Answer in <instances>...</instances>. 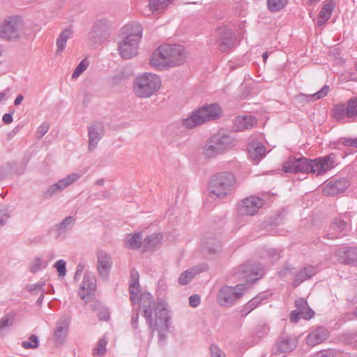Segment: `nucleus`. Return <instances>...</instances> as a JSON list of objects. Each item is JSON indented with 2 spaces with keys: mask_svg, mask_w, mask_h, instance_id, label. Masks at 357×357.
I'll return each mask as SVG.
<instances>
[{
  "mask_svg": "<svg viewBox=\"0 0 357 357\" xmlns=\"http://www.w3.org/2000/svg\"><path fill=\"white\" fill-rule=\"evenodd\" d=\"M123 29L126 36L119 42V51L123 59H128L137 54L142 27L139 24H133L127 25Z\"/></svg>",
  "mask_w": 357,
  "mask_h": 357,
  "instance_id": "nucleus-6",
  "label": "nucleus"
},
{
  "mask_svg": "<svg viewBox=\"0 0 357 357\" xmlns=\"http://www.w3.org/2000/svg\"><path fill=\"white\" fill-rule=\"evenodd\" d=\"M16 323V313L10 312L0 318V336L10 331Z\"/></svg>",
  "mask_w": 357,
  "mask_h": 357,
  "instance_id": "nucleus-25",
  "label": "nucleus"
},
{
  "mask_svg": "<svg viewBox=\"0 0 357 357\" xmlns=\"http://www.w3.org/2000/svg\"><path fill=\"white\" fill-rule=\"evenodd\" d=\"M50 125L47 122H43L38 128L36 131V137L38 139H41L49 130Z\"/></svg>",
  "mask_w": 357,
  "mask_h": 357,
  "instance_id": "nucleus-52",
  "label": "nucleus"
},
{
  "mask_svg": "<svg viewBox=\"0 0 357 357\" xmlns=\"http://www.w3.org/2000/svg\"><path fill=\"white\" fill-rule=\"evenodd\" d=\"M185 61L184 48L178 45L162 44L153 53L150 63L155 68L175 67Z\"/></svg>",
  "mask_w": 357,
  "mask_h": 357,
  "instance_id": "nucleus-4",
  "label": "nucleus"
},
{
  "mask_svg": "<svg viewBox=\"0 0 357 357\" xmlns=\"http://www.w3.org/2000/svg\"><path fill=\"white\" fill-rule=\"evenodd\" d=\"M211 357H222L220 350L216 346L210 347Z\"/></svg>",
  "mask_w": 357,
  "mask_h": 357,
  "instance_id": "nucleus-59",
  "label": "nucleus"
},
{
  "mask_svg": "<svg viewBox=\"0 0 357 357\" xmlns=\"http://www.w3.org/2000/svg\"><path fill=\"white\" fill-rule=\"evenodd\" d=\"M162 238L160 234H153L148 236L142 241V248L144 252H149L153 250L157 245H158Z\"/></svg>",
  "mask_w": 357,
  "mask_h": 357,
  "instance_id": "nucleus-30",
  "label": "nucleus"
},
{
  "mask_svg": "<svg viewBox=\"0 0 357 357\" xmlns=\"http://www.w3.org/2000/svg\"><path fill=\"white\" fill-rule=\"evenodd\" d=\"M233 275L239 281H245L234 287L225 285L218 292L216 300L218 303L225 307L233 306L244 294L246 289L253 282L259 279L262 275L261 266L256 264H245L233 271Z\"/></svg>",
  "mask_w": 357,
  "mask_h": 357,
  "instance_id": "nucleus-1",
  "label": "nucleus"
},
{
  "mask_svg": "<svg viewBox=\"0 0 357 357\" xmlns=\"http://www.w3.org/2000/svg\"><path fill=\"white\" fill-rule=\"evenodd\" d=\"M2 121L6 125L10 124L13 122V114L7 113L3 116Z\"/></svg>",
  "mask_w": 357,
  "mask_h": 357,
  "instance_id": "nucleus-61",
  "label": "nucleus"
},
{
  "mask_svg": "<svg viewBox=\"0 0 357 357\" xmlns=\"http://www.w3.org/2000/svg\"><path fill=\"white\" fill-rule=\"evenodd\" d=\"M111 193L109 190H105L101 193L97 194V199L102 200V199H107L110 197Z\"/></svg>",
  "mask_w": 357,
  "mask_h": 357,
  "instance_id": "nucleus-60",
  "label": "nucleus"
},
{
  "mask_svg": "<svg viewBox=\"0 0 357 357\" xmlns=\"http://www.w3.org/2000/svg\"><path fill=\"white\" fill-rule=\"evenodd\" d=\"M234 123L238 130L242 131L252 128L257 123V120L250 115L238 116L234 119Z\"/></svg>",
  "mask_w": 357,
  "mask_h": 357,
  "instance_id": "nucleus-26",
  "label": "nucleus"
},
{
  "mask_svg": "<svg viewBox=\"0 0 357 357\" xmlns=\"http://www.w3.org/2000/svg\"><path fill=\"white\" fill-rule=\"evenodd\" d=\"M72 37V31L69 29H64L56 39L57 51L59 54L66 47V42Z\"/></svg>",
  "mask_w": 357,
  "mask_h": 357,
  "instance_id": "nucleus-34",
  "label": "nucleus"
},
{
  "mask_svg": "<svg viewBox=\"0 0 357 357\" xmlns=\"http://www.w3.org/2000/svg\"><path fill=\"white\" fill-rule=\"evenodd\" d=\"M80 178V175L77 173H73L68 175L66 177L59 180L55 183V185L58 188L59 190L61 192L71 184L76 182Z\"/></svg>",
  "mask_w": 357,
  "mask_h": 357,
  "instance_id": "nucleus-32",
  "label": "nucleus"
},
{
  "mask_svg": "<svg viewBox=\"0 0 357 357\" xmlns=\"http://www.w3.org/2000/svg\"><path fill=\"white\" fill-rule=\"evenodd\" d=\"M329 337L328 330L324 326H319L310 331L307 337V344L310 346H315L322 343Z\"/></svg>",
  "mask_w": 357,
  "mask_h": 357,
  "instance_id": "nucleus-21",
  "label": "nucleus"
},
{
  "mask_svg": "<svg viewBox=\"0 0 357 357\" xmlns=\"http://www.w3.org/2000/svg\"><path fill=\"white\" fill-rule=\"evenodd\" d=\"M333 116L337 121L357 116V97L350 98L346 104H337L333 109Z\"/></svg>",
  "mask_w": 357,
  "mask_h": 357,
  "instance_id": "nucleus-12",
  "label": "nucleus"
},
{
  "mask_svg": "<svg viewBox=\"0 0 357 357\" xmlns=\"http://www.w3.org/2000/svg\"><path fill=\"white\" fill-rule=\"evenodd\" d=\"M335 255L340 263L349 265L357 264V248L347 246L340 248L336 251Z\"/></svg>",
  "mask_w": 357,
  "mask_h": 357,
  "instance_id": "nucleus-18",
  "label": "nucleus"
},
{
  "mask_svg": "<svg viewBox=\"0 0 357 357\" xmlns=\"http://www.w3.org/2000/svg\"><path fill=\"white\" fill-rule=\"evenodd\" d=\"M70 319L63 317L56 322L54 331V340L56 344H61L66 340L68 333Z\"/></svg>",
  "mask_w": 357,
  "mask_h": 357,
  "instance_id": "nucleus-19",
  "label": "nucleus"
},
{
  "mask_svg": "<svg viewBox=\"0 0 357 357\" xmlns=\"http://www.w3.org/2000/svg\"><path fill=\"white\" fill-rule=\"evenodd\" d=\"M200 303V297L197 294H193L189 298V305L192 307H197Z\"/></svg>",
  "mask_w": 357,
  "mask_h": 357,
  "instance_id": "nucleus-55",
  "label": "nucleus"
},
{
  "mask_svg": "<svg viewBox=\"0 0 357 357\" xmlns=\"http://www.w3.org/2000/svg\"><path fill=\"white\" fill-rule=\"evenodd\" d=\"M45 283H36V284H31L26 287V289L30 294L32 295H37L38 294H45V289L44 288Z\"/></svg>",
  "mask_w": 357,
  "mask_h": 357,
  "instance_id": "nucleus-40",
  "label": "nucleus"
},
{
  "mask_svg": "<svg viewBox=\"0 0 357 357\" xmlns=\"http://www.w3.org/2000/svg\"><path fill=\"white\" fill-rule=\"evenodd\" d=\"M109 21L106 19H102L96 22L93 26V31L97 34L106 32L109 28Z\"/></svg>",
  "mask_w": 357,
  "mask_h": 357,
  "instance_id": "nucleus-38",
  "label": "nucleus"
},
{
  "mask_svg": "<svg viewBox=\"0 0 357 357\" xmlns=\"http://www.w3.org/2000/svg\"><path fill=\"white\" fill-rule=\"evenodd\" d=\"M295 306L297 308V310L300 312L303 319L309 320L314 317V311L310 308L305 299L301 298L296 300Z\"/></svg>",
  "mask_w": 357,
  "mask_h": 357,
  "instance_id": "nucleus-29",
  "label": "nucleus"
},
{
  "mask_svg": "<svg viewBox=\"0 0 357 357\" xmlns=\"http://www.w3.org/2000/svg\"><path fill=\"white\" fill-rule=\"evenodd\" d=\"M350 228V220L348 215H344L333 220L329 229L324 235V238L336 239L345 235Z\"/></svg>",
  "mask_w": 357,
  "mask_h": 357,
  "instance_id": "nucleus-11",
  "label": "nucleus"
},
{
  "mask_svg": "<svg viewBox=\"0 0 357 357\" xmlns=\"http://www.w3.org/2000/svg\"><path fill=\"white\" fill-rule=\"evenodd\" d=\"M297 346V340L287 334H282L275 344V354L288 353L293 351Z\"/></svg>",
  "mask_w": 357,
  "mask_h": 357,
  "instance_id": "nucleus-20",
  "label": "nucleus"
},
{
  "mask_svg": "<svg viewBox=\"0 0 357 357\" xmlns=\"http://www.w3.org/2000/svg\"><path fill=\"white\" fill-rule=\"evenodd\" d=\"M104 126L102 123L95 122L88 126L89 151L92 152L104 135Z\"/></svg>",
  "mask_w": 357,
  "mask_h": 357,
  "instance_id": "nucleus-15",
  "label": "nucleus"
},
{
  "mask_svg": "<svg viewBox=\"0 0 357 357\" xmlns=\"http://www.w3.org/2000/svg\"><path fill=\"white\" fill-rule=\"evenodd\" d=\"M340 145H344L346 146H351L357 149V137H341L338 140L337 144H335L334 146L335 148H339Z\"/></svg>",
  "mask_w": 357,
  "mask_h": 357,
  "instance_id": "nucleus-41",
  "label": "nucleus"
},
{
  "mask_svg": "<svg viewBox=\"0 0 357 357\" xmlns=\"http://www.w3.org/2000/svg\"><path fill=\"white\" fill-rule=\"evenodd\" d=\"M59 192H60V191L59 190L55 183H54L50 185L47 190L43 192L42 197L44 199H50Z\"/></svg>",
  "mask_w": 357,
  "mask_h": 357,
  "instance_id": "nucleus-47",
  "label": "nucleus"
},
{
  "mask_svg": "<svg viewBox=\"0 0 357 357\" xmlns=\"http://www.w3.org/2000/svg\"><path fill=\"white\" fill-rule=\"evenodd\" d=\"M14 163H7L0 167V181L7 178L13 172Z\"/></svg>",
  "mask_w": 357,
  "mask_h": 357,
  "instance_id": "nucleus-48",
  "label": "nucleus"
},
{
  "mask_svg": "<svg viewBox=\"0 0 357 357\" xmlns=\"http://www.w3.org/2000/svg\"><path fill=\"white\" fill-rule=\"evenodd\" d=\"M160 86L161 80L157 75L144 73L135 78L133 90L137 97L146 98L155 93Z\"/></svg>",
  "mask_w": 357,
  "mask_h": 357,
  "instance_id": "nucleus-9",
  "label": "nucleus"
},
{
  "mask_svg": "<svg viewBox=\"0 0 357 357\" xmlns=\"http://www.w3.org/2000/svg\"><path fill=\"white\" fill-rule=\"evenodd\" d=\"M140 306L136 310H133L132 317H131V326L132 328L135 330V333H138V321H139V310L140 309ZM140 331H139V333Z\"/></svg>",
  "mask_w": 357,
  "mask_h": 357,
  "instance_id": "nucleus-50",
  "label": "nucleus"
},
{
  "mask_svg": "<svg viewBox=\"0 0 357 357\" xmlns=\"http://www.w3.org/2000/svg\"><path fill=\"white\" fill-rule=\"evenodd\" d=\"M98 317L100 320L107 321L109 318V314L107 310H103L98 312Z\"/></svg>",
  "mask_w": 357,
  "mask_h": 357,
  "instance_id": "nucleus-58",
  "label": "nucleus"
},
{
  "mask_svg": "<svg viewBox=\"0 0 357 357\" xmlns=\"http://www.w3.org/2000/svg\"><path fill=\"white\" fill-rule=\"evenodd\" d=\"M235 40V38L219 40V50L221 52H226L231 49L234 45Z\"/></svg>",
  "mask_w": 357,
  "mask_h": 357,
  "instance_id": "nucleus-43",
  "label": "nucleus"
},
{
  "mask_svg": "<svg viewBox=\"0 0 357 357\" xmlns=\"http://www.w3.org/2000/svg\"><path fill=\"white\" fill-rule=\"evenodd\" d=\"M236 178L233 174L220 172L211 178L208 190L212 197L224 198L234 192Z\"/></svg>",
  "mask_w": 357,
  "mask_h": 357,
  "instance_id": "nucleus-7",
  "label": "nucleus"
},
{
  "mask_svg": "<svg viewBox=\"0 0 357 357\" xmlns=\"http://www.w3.org/2000/svg\"><path fill=\"white\" fill-rule=\"evenodd\" d=\"M96 287V277L91 273H85L81 285V289L86 295L92 294Z\"/></svg>",
  "mask_w": 357,
  "mask_h": 357,
  "instance_id": "nucleus-27",
  "label": "nucleus"
},
{
  "mask_svg": "<svg viewBox=\"0 0 357 357\" xmlns=\"http://www.w3.org/2000/svg\"><path fill=\"white\" fill-rule=\"evenodd\" d=\"M329 91V86L328 85H324L319 91L316 92L314 94L310 96H307V98L311 100H317L325 97Z\"/></svg>",
  "mask_w": 357,
  "mask_h": 357,
  "instance_id": "nucleus-46",
  "label": "nucleus"
},
{
  "mask_svg": "<svg viewBox=\"0 0 357 357\" xmlns=\"http://www.w3.org/2000/svg\"><path fill=\"white\" fill-rule=\"evenodd\" d=\"M291 268L290 267L287 266L282 271H281L280 272V275H281L282 276H285L288 273H291Z\"/></svg>",
  "mask_w": 357,
  "mask_h": 357,
  "instance_id": "nucleus-63",
  "label": "nucleus"
},
{
  "mask_svg": "<svg viewBox=\"0 0 357 357\" xmlns=\"http://www.w3.org/2000/svg\"><path fill=\"white\" fill-rule=\"evenodd\" d=\"M142 246V236L140 233L130 234L126 241V246L130 249H137Z\"/></svg>",
  "mask_w": 357,
  "mask_h": 357,
  "instance_id": "nucleus-36",
  "label": "nucleus"
},
{
  "mask_svg": "<svg viewBox=\"0 0 357 357\" xmlns=\"http://www.w3.org/2000/svg\"><path fill=\"white\" fill-rule=\"evenodd\" d=\"M96 256L98 273L102 278H107L113 264L111 256L102 250H98Z\"/></svg>",
  "mask_w": 357,
  "mask_h": 357,
  "instance_id": "nucleus-16",
  "label": "nucleus"
},
{
  "mask_svg": "<svg viewBox=\"0 0 357 357\" xmlns=\"http://www.w3.org/2000/svg\"><path fill=\"white\" fill-rule=\"evenodd\" d=\"M106 344L107 342L105 340L101 339L99 340L98 347L96 349L98 355L102 356L105 354L106 351Z\"/></svg>",
  "mask_w": 357,
  "mask_h": 357,
  "instance_id": "nucleus-54",
  "label": "nucleus"
},
{
  "mask_svg": "<svg viewBox=\"0 0 357 357\" xmlns=\"http://www.w3.org/2000/svg\"><path fill=\"white\" fill-rule=\"evenodd\" d=\"M10 216V213L6 207L0 208V227L3 226L6 223Z\"/></svg>",
  "mask_w": 357,
  "mask_h": 357,
  "instance_id": "nucleus-53",
  "label": "nucleus"
},
{
  "mask_svg": "<svg viewBox=\"0 0 357 357\" xmlns=\"http://www.w3.org/2000/svg\"><path fill=\"white\" fill-rule=\"evenodd\" d=\"M336 165V155L331 153L327 155L312 160L303 156H290L283 164V171L286 173H312L321 176L334 168Z\"/></svg>",
  "mask_w": 357,
  "mask_h": 357,
  "instance_id": "nucleus-3",
  "label": "nucleus"
},
{
  "mask_svg": "<svg viewBox=\"0 0 357 357\" xmlns=\"http://www.w3.org/2000/svg\"><path fill=\"white\" fill-rule=\"evenodd\" d=\"M335 7V0H326L324 4L319 12L317 18V24L319 26L325 24L328 21L332 14V12Z\"/></svg>",
  "mask_w": 357,
  "mask_h": 357,
  "instance_id": "nucleus-22",
  "label": "nucleus"
},
{
  "mask_svg": "<svg viewBox=\"0 0 357 357\" xmlns=\"http://www.w3.org/2000/svg\"><path fill=\"white\" fill-rule=\"evenodd\" d=\"M44 296H45V294L40 293L38 299L36 301V305H37L40 306L42 305L43 301V298H44Z\"/></svg>",
  "mask_w": 357,
  "mask_h": 357,
  "instance_id": "nucleus-64",
  "label": "nucleus"
},
{
  "mask_svg": "<svg viewBox=\"0 0 357 357\" xmlns=\"http://www.w3.org/2000/svg\"><path fill=\"white\" fill-rule=\"evenodd\" d=\"M22 22L20 17L10 16L0 24V38L6 40L16 39L20 36Z\"/></svg>",
  "mask_w": 357,
  "mask_h": 357,
  "instance_id": "nucleus-10",
  "label": "nucleus"
},
{
  "mask_svg": "<svg viewBox=\"0 0 357 357\" xmlns=\"http://www.w3.org/2000/svg\"><path fill=\"white\" fill-rule=\"evenodd\" d=\"M248 153L252 160L258 162L266 154V148L261 142H255L248 146Z\"/></svg>",
  "mask_w": 357,
  "mask_h": 357,
  "instance_id": "nucleus-28",
  "label": "nucleus"
},
{
  "mask_svg": "<svg viewBox=\"0 0 357 357\" xmlns=\"http://www.w3.org/2000/svg\"><path fill=\"white\" fill-rule=\"evenodd\" d=\"M235 144V139L230 134L220 130L206 141L202 154L208 158H215L230 150Z\"/></svg>",
  "mask_w": 357,
  "mask_h": 357,
  "instance_id": "nucleus-5",
  "label": "nucleus"
},
{
  "mask_svg": "<svg viewBox=\"0 0 357 357\" xmlns=\"http://www.w3.org/2000/svg\"><path fill=\"white\" fill-rule=\"evenodd\" d=\"M75 220L73 216L66 217L56 225L57 230L59 231H64L66 229L72 227L75 223Z\"/></svg>",
  "mask_w": 357,
  "mask_h": 357,
  "instance_id": "nucleus-39",
  "label": "nucleus"
},
{
  "mask_svg": "<svg viewBox=\"0 0 357 357\" xmlns=\"http://www.w3.org/2000/svg\"><path fill=\"white\" fill-rule=\"evenodd\" d=\"M316 274V268L312 266H307L302 268L296 275L292 284L294 287H298L302 282L310 279Z\"/></svg>",
  "mask_w": 357,
  "mask_h": 357,
  "instance_id": "nucleus-24",
  "label": "nucleus"
},
{
  "mask_svg": "<svg viewBox=\"0 0 357 357\" xmlns=\"http://www.w3.org/2000/svg\"><path fill=\"white\" fill-rule=\"evenodd\" d=\"M265 297L263 295H258L249 301L241 310L242 317H246L250 312L255 309L264 300Z\"/></svg>",
  "mask_w": 357,
  "mask_h": 357,
  "instance_id": "nucleus-31",
  "label": "nucleus"
},
{
  "mask_svg": "<svg viewBox=\"0 0 357 357\" xmlns=\"http://www.w3.org/2000/svg\"><path fill=\"white\" fill-rule=\"evenodd\" d=\"M221 109L217 103L206 104L192 112L190 116L183 120V125L192 129L206 121H213L220 116Z\"/></svg>",
  "mask_w": 357,
  "mask_h": 357,
  "instance_id": "nucleus-8",
  "label": "nucleus"
},
{
  "mask_svg": "<svg viewBox=\"0 0 357 357\" xmlns=\"http://www.w3.org/2000/svg\"><path fill=\"white\" fill-rule=\"evenodd\" d=\"M288 0H267V6L271 12H277L287 5Z\"/></svg>",
  "mask_w": 357,
  "mask_h": 357,
  "instance_id": "nucleus-37",
  "label": "nucleus"
},
{
  "mask_svg": "<svg viewBox=\"0 0 357 357\" xmlns=\"http://www.w3.org/2000/svg\"><path fill=\"white\" fill-rule=\"evenodd\" d=\"M42 265V259L37 257L31 262L29 270L31 273H35L41 269Z\"/></svg>",
  "mask_w": 357,
  "mask_h": 357,
  "instance_id": "nucleus-51",
  "label": "nucleus"
},
{
  "mask_svg": "<svg viewBox=\"0 0 357 357\" xmlns=\"http://www.w3.org/2000/svg\"><path fill=\"white\" fill-rule=\"evenodd\" d=\"M38 338L36 335H31L29 337V341H24L22 343L23 348L28 349H36L38 347Z\"/></svg>",
  "mask_w": 357,
  "mask_h": 357,
  "instance_id": "nucleus-45",
  "label": "nucleus"
},
{
  "mask_svg": "<svg viewBox=\"0 0 357 357\" xmlns=\"http://www.w3.org/2000/svg\"><path fill=\"white\" fill-rule=\"evenodd\" d=\"M216 31L219 36V40L235 38V34L233 31L226 26L219 27Z\"/></svg>",
  "mask_w": 357,
  "mask_h": 357,
  "instance_id": "nucleus-42",
  "label": "nucleus"
},
{
  "mask_svg": "<svg viewBox=\"0 0 357 357\" xmlns=\"http://www.w3.org/2000/svg\"><path fill=\"white\" fill-rule=\"evenodd\" d=\"M264 202L256 196H250L243 199L238 205V213L241 216L254 215L262 207Z\"/></svg>",
  "mask_w": 357,
  "mask_h": 357,
  "instance_id": "nucleus-13",
  "label": "nucleus"
},
{
  "mask_svg": "<svg viewBox=\"0 0 357 357\" xmlns=\"http://www.w3.org/2000/svg\"><path fill=\"white\" fill-rule=\"evenodd\" d=\"M129 291L130 295V301L133 305L138 303L140 301V307H142V296L146 292L143 294L141 293L140 286L139 283V273L135 270H132L130 273V281L129 285Z\"/></svg>",
  "mask_w": 357,
  "mask_h": 357,
  "instance_id": "nucleus-17",
  "label": "nucleus"
},
{
  "mask_svg": "<svg viewBox=\"0 0 357 357\" xmlns=\"http://www.w3.org/2000/svg\"><path fill=\"white\" fill-rule=\"evenodd\" d=\"M200 272L201 269L197 267H193L190 269L185 271L180 275L178 280V283L181 285L188 284L193 279V278Z\"/></svg>",
  "mask_w": 357,
  "mask_h": 357,
  "instance_id": "nucleus-33",
  "label": "nucleus"
},
{
  "mask_svg": "<svg viewBox=\"0 0 357 357\" xmlns=\"http://www.w3.org/2000/svg\"><path fill=\"white\" fill-rule=\"evenodd\" d=\"M302 318L300 312L298 310H293L289 314V319L293 323H296Z\"/></svg>",
  "mask_w": 357,
  "mask_h": 357,
  "instance_id": "nucleus-56",
  "label": "nucleus"
},
{
  "mask_svg": "<svg viewBox=\"0 0 357 357\" xmlns=\"http://www.w3.org/2000/svg\"><path fill=\"white\" fill-rule=\"evenodd\" d=\"M143 316L149 326L151 337L155 331L158 332L160 340L166 338L165 333L169 328L170 316L165 302L155 301L150 293L142 296Z\"/></svg>",
  "mask_w": 357,
  "mask_h": 357,
  "instance_id": "nucleus-2",
  "label": "nucleus"
},
{
  "mask_svg": "<svg viewBox=\"0 0 357 357\" xmlns=\"http://www.w3.org/2000/svg\"><path fill=\"white\" fill-rule=\"evenodd\" d=\"M66 261L63 259H59V261H57L55 263L54 266L56 268L58 273H59V276L63 277L66 275Z\"/></svg>",
  "mask_w": 357,
  "mask_h": 357,
  "instance_id": "nucleus-49",
  "label": "nucleus"
},
{
  "mask_svg": "<svg viewBox=\"0 0 357 357\" xmlns=\"http://www.w3.org/2000/svg\"><path fill=\"white\" fill-rule=\"evenodd\" d=\"M89 62L86 59L82 60L75 69L72 75V78L77 79L79 77V75L87 68Z\"/></svg>",
  "mask_w": 357,
  "mask_h": 357,
  "instance_id": "nucleus-44",
  "label": "nucleus"
},
{
  "mask_svg": "<svg viewBox=\"0 0 357 357\" xmlns=\"http://www.w3.org/2000/svg\"><path fill=\"white\" fill-rule=\"evenodd\" d=\"M24 100V96L21 94L18 95L14 102L15 105L17 106L19 105L22 101Z\"/></svg>",
  "mask_w": 357,
  "mask_h": 357,
  "instance_id": "nucleus-62",
  "label": "nucleus"
},
{
  "mask_svg": "<svg viewBox=\"0 0 357 357\" xmlns=\"http://www.w3.org/2000/svg\"><path fill=\"white\" fill-rule=\"evenodd\" d=\"M172 0H150L149 7L153 13H160L167 8Z\"/></svg>",
  "mask_w": 357,
  "mask_h": 357,
  "instance_id": "nucleus-35",
  "label": "nucleus"
},
{
  "mask_svg": "<svg viewBox=\"0 0 357 357\" xmlns=\"http://www.w3.org/2000/svg\"><path fill=\"white\" fill-rule=\"evenodd\" d=\"M349 185V181L345 178H335L327 182L323 187L325 196H335L343 192Z\"/></svg>",
  "mask_w": 357,
  "mask_h": 357,
  "instance_id": "nucleus-14",
  "label": "nucleus"
},
{
  "mask_svg": "<svg viewBox=\"0 0 357 357\" xmlns=\"http://www.w3.org/2000/svg\"><path fill=\"white\" fill-rule=\"evenodd\" d=\"M221 249L220 241L215 237H206L202 241V252L207 254L213 255L218 252Z\"/></svg>",
  "mask_w": 357,
  "mask_h": 357,
  "instance_id": "nucleus-23",
  "label": "nucleus"
},
{
  "mask_svg": "<svg viewBox=\"0 0 357 357\" xmlns=\"http://www.w3.org/2000/svg\"><path fill=\"white\" fill-rule=\"evenodd\" d=\"M84 270V265L79 264L77 265L76 272L74 275V280L78 281Z\"/></svg>",
  "mask_w": 357,
  "mask_h": 357,
  "instance_id": "nucleus-57",
  "label": "nucleus"
}]
</instances>
